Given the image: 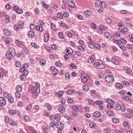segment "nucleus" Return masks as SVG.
<instances>
[{
	"mask_svg": "<svg viewBox=\"0 0 133 133\" xmlns=\"http://www.w3.org/2000/svg\"><path fill=\"white\" fill-rule=\"evenodd\" d=\"M49 34L48 33H46L44 35V40L45 42H46L48 41L49 37Z\"/></svg>",
	"mask_w": 133,
	"mask_h": 133,
	"instance_id": "11",
	"label": "nucleus"
},
{
	"mask_svg": "<svg viewBox=\"0 0 133 133\" xmlns=\"http://www.w3.org/2000/svg\"><path fill=\"white\" fill-rule=\"evenodd\" d=\"M34 89L35 92L37 94H39L40 92V90L39 88L37 86H35Z\"/></svg>",
	"mask_w": 133,
	"mask_h": 133,
	"instance_id": "20",
	"label": "nucleus"
},
{
	"mask_svg": "<svg viewBox=\"0 0 133 133\" xmlns=\"http://www.w3.org/2000/svg\"><path fill=\"white\" fill-rule=\"evenodd\" d=\"M119 46L120 48L123 50L125 51L126 50V48L122 44H120Z\"/></svg>",
	"mask_w": 133,
	"mask_h": 133,
	"instance_id": "32",
	"label": "nucleus"
},
{
	"mask_svg": "<svg viewBox=\"0 0 133 133\" xmlns=\"http://www.w3.org/2000/svg\"><path fill=\"white\" fill-rule=\"evenodd\" d=\"M58 72V70L55 69L53 70L52 71V74L54 75H56Z\"/></svg>",
	"mask_w": 133,
	"mask_h": 133,
	"instance_id": "33",
	"label": "nucleus"
},
{
	"mask_svg": "<svg viewBox=\"0 0 133 133\" xmlns=\"http://www.w3.org/2000/svg\"><path fill=\"white\" fill-rule=\"evenodd\" d=\"M31 45L32 46L36 48H38V45L34 42L31 43Z\"/></svg>",
	"mask_w": 133,
	"mask_h": 133,
	"instance_id": "52",
	"label": "nucleus"
},
{
	"mask_svg": "<svg viewBox=\"0 0 133 133\" xmlns=\"http://www.w3.org/2000/svg\"><path fill=\"white\" fill-rule=\"evenodd\" d=\"M57 16L58 18L61 19L63 18V16L62 13L59 12L57 14Z\"/></svg>",
	"mask_w": 133,
	"mask_h": 133,
	"instance_id": "30",
	"label": "nucleus"
},
{
	"mask_svg": "<svg viewBox=\"0 0 133 133\" xmlns=\"http://www.w3.org/2000/svg\"><path fill=\"white\" fill-rule=\"evenodd\" d=\"M88 102L91 105H94L95 104L94 102L92 99H89Z\"/></svg>",
	"mask_w": 133,
	"mask_h": 133,
	"instance_id": "36",
	"label": "nucleus"
},
{
	"mask_svg": "<svg viewBox=\"0 0 133 133\" xmlns=\"http://www.w3.org/2000/svg\"><path fill=\"white\" fill-rule=\"evenodd\" d=\"M68 102L69 103H72L73 102V100L70 97H69L68 99Z\"/></svg>",
	"mask_w": 133,
	"mask_h": 133,
	"instance_id": "62",
	"label": "nucleus"
},
{
	"mask_svg": "<svg viewBox=\"0 0 133 133\" xmlns=\"http://www.w3.org/2000/svg\"><path fill=\"white\" fill-rule=\"evenodd\" d=\"M95 103L97 105L101 104L103 103L102 101L99 100L96 101L95 102Z\"/></svg>",
	"mask_w": 133,
	"mask_h": 133,
	"instance_id": "55",
	"label": "nucleus"
},
{
	"mask_svg": "<svg viewBox=\"0 0 133 133\" xmlns=\"http://www.w3.org/2000/svg\"><path fill=\"white\" fill-rule=\"evenodd\" d=\"M15 64V65L17 67H20L21 65L20 62L19 61H18L17 62H16Z\"/></svg>",
	"mask_w": 133,
	"mask_h": 133,
	"instance_id": "45",
	"label": "nucleus"
},
{
	"mask_svg": "<svg viewBox=\"0 0 133 133\" xmlns=\"http://www.w3.org/2000/svg\"><path fill=\"white\" fill-rule=\"evenodd\" d=\"M16 89L17 91L19 92L21 91L22 89L20 85H18L16 87Z\"/></svg>",
	"mask_w": 133,
	"mask_h": 133,
	"instance_id": "38",
	"label": "nucleus"
},
{
	"mask_svg": "<svg viewBox=\"0 0 133 133\" xmlns=\"http://www.w3.org/2000/svg\"><path fill=\"white\" fill-rule=\"evenodd\" d=\"M44 107H45L47 108V109L48 110H50L52 108L50 104L49 103H46Z\"/></svg>",
	"mask_w": 133,
	"mask_h": 133,
	"instance_id": "25",
	"label": "nucleus"
},
{
	"mask_svg": "<svg viewBox=\"0 0 133 133\" xmlns=\"http://www.w3.org/2000/svg\"><path fill=\"white\" fill-rule=\"evenodd\" d=\"M99 29L101 31H104L105 30V27L102 25H101L99 27Z\"/></svg>",
	"mask_w": 133,
	"mask_h": 133,
	"instance_id": "56",
	"label": "nucleus"
},
{
	"mask_svg": "<svg viewBox=\"0 0 133 133\" xmlns=\"http://www.w3.org/2000/svg\"><path fill=\"white\" fill-rule=\"evenodd\" d=\"M96 4L97 6H101L102 8H105L106 6L105 4V3L104 2H102L101 1H97L95 3Z\"/></svg>",
	"mask_w": 133,
	"mask_h": 133,
	"instance_id": "3",
	"label": "nucleus"
},
{
	"mask_svg": "<svg viewBox=\"0 0 133 133\" xmlns=\"http://www.w3.org/2000/svg\"><path fill=\"white\" fill-rule=\"evenodd\" d=\"M65 53H68L70 55L72 53V49L69 48H68L66 49L65 51Z\"/></svg>",
	"mask_w": 133,
	"mask_h": 133,
	"instance_id": "10",
	"label": "nucleus"
},
{
	"mask_svg": "<svg viewBox=\"0 0 133 133\" xmlns=\"http://www.w3.org/2000/svg\"><path fill=\"white\" fill-rule=\"evenodd\" d=\"M23 75H24L26 76L28 74V71L27 69H25L23 71Z\"/></svg>",
	"mask_w": 133,
	"mask_h": 133,
	"instance_id": "49",
	"label": "nucleus"
},
{
	"mask_svg": "<svg viewBox=\"0 0 133 133\" xmlns=\"http://www.w3.org/2000/svg\"><path fill=\"white\" fill-rule=\"evenodd\" d=\"M105 78L106 81L109 82H112L114 80V77L112 75L107 76L105 77Z\"/></svg>",
	"mask_w": 133,
	"mask_h": 133,
	"instance_id": "5",
	"label": "nucleus"
},
{
	"mask_svg": "<svg viewBox=\"0 0 133 133\" xmlns=\"http://www.w3.org/2000/svg\"><path fill=\"white\" fill-rule=\"evenodd\" d=\"M65 77L66 79H70V75L68 73H66L65 74Z\"/></svg>",
	"mask_w": 133,
	"mask_h": 133,
	"instance_id": "60",
	"label": "nucleus"
},
{
	"mask_svg": "<svg viewBox=\"0 0 133 133\" xmlns=\"http://www.w3.org/2000/svg\"><path fill=\"white\" fill-rule=\"evenodd\" d=\"M121 108V107L119 104H116L115 106V109L117 111H118Z\"/></svg>",
	"mask_w": 133,
	"mask_h": 133,
	"instance_id": "23",
	"label": "nucleus"
},
{
	"mask_svg": "<svg viewBox=\"0 0 133 133\" xmlns=\"http://www.w3.org/2000/svg\"><path fill=\"white\" fill-rule=\"evenodd\" d=\"M126 91L124 90H122L120 91L119 94L121 95H125L126 94Z\"/></svg>",
	"mask_w": 133,
	"mask_h": 133,
	"instance_id": "39",
	"label": "nucleus"
},
{
	"mask_svg": "<svg viewBox=\"0 0 133 133\" xmlns=\"http://www.w3.org/2000/svg\"><path fill=\"white\" fill-rule=\"evenodd\" d=\"M107 107L109 109L112 108L114 107V106L111 103H109L107 105Z\"/></svg>",
	"mask_w": 133,
	"mask_h": 133,
	"instance_id": "34",
	"label": "nucleus"
},
{
	"mask_svg": "<svg viewBox=\"0 0 133 133\" xmlns=\"http://www.w3.org/2000/svg\"><path fill=\"white\" fill-rule=\"evenodd\" d=\"M10 52L12 56H14L16 55L15 51L13 48H11L9 49Z\"/></svg>",
	"mask_w": 133,
	"mask_h": 133,
	"instance_id": "9",
	"label": "nucleus"
},
{
	"mask_svg": "<svg viewBox=\"0 0 133 133\" xmlns=\"http://www.w3.org/2000/svg\"><path fill=\"white\" fill-rule=\"evenodd\" d=\"M51 26L52 28L54 31H56V29L55 25L53 23H51Z\"/></svg>",
	"mask_w": 133,
	"mask_h": 133,
	"instance_id": "35",
	"label": "nucleus"
},
{
	"mask_svg": "<svg viewBox=\"0 0 133 133\" xmlns=\"http://www.w3.org/2000/svg\"><path fill=\"white\" fill-rule=\"evenodd\" d=\"M123 125L125 127L129 126V124L128 121H124L123 123Z\"/></svg>",
	"mask_w": 133,
	"mask_h": 133,
	"instance_id": "58",
	"label": "nucleus"
},
{
	"mask_svg": "<svg viewBox=\"0 0 133 133\" xmlns=\"http://www.w3.org/2000/svg\"><path fill=\"white\" fill-rule=\"evenodd\" d=\"M84 14L86 16H88L91 14V11L90 10H89L85 11Z\"/></svg>",
	"mask_w": 133,
	"mask_h": 133,
	"instance_id": "15",
	"label": "nucleus"
},
{
	"mask_svg": "<svg viewBox=\"0 0 133 133\" xmlns=\"http://www.w3.org/2000/svg\"><path fill=\"white\" fill-rule=\"evenodd\" d=\"M39 23L40 24V25H37L36 27V29L37 31H40L41 32H42L43 30V28L42 26L44 24V22L43 21L40 20Z\"/></svg>",
	"mask_w": 133,
	"mask_h": 133,
	"instance_id": "1",
	"label": "nucleus"
},
{
	"mask_svg": "<svg viewBox=\"0 0 133 133\" xmlns=\"http://www.w3.org/2000/svg\"><path fill=\"white\" fill-rule=\"evenodd\" d=\"M120 40L121 42L124 44H125L127 43V41L124 40L123 37H120Z\"/></svg>",
	"mask_w": 133,
	"mask_h": 133,
	"instance_id": "26",
	"label": "nucleus"
},
{
	"mask_svg": "<svg viewBox=\"0 0 133 133\" xmlns=\"http://www.w3.org/2000/svg\"><path fill=\"white\" fill-rule=\"evenodd\" d=\"M16 43L17 45L18 46H20L21 45L22 43L18 40H16Z\"/></svg>",
	"mask_w": 133,
	"mask_h": 133,
	"instance_id": "44",
	"label": "nucleus"
},
{
	"mask_svg": "<svg viewBox=\"0 0 133 133\" xmlns=\"http://www.w3.org/2000/svg\"><path fill=\"white\" fill-rule=\"evenodd\" d=\"M4 96L6 98H8L9 97V95L8 92H6L4 93Z\"/></svg>",
	"mask_w": 133,
	"mask_h": 133,
	"instance_id": "63",
	"label": "nucleus"
},
{
	"mask_svg": "<svg viewBox=\"0 0 133 133\" xmlns=\"http://www.w3.org/2000/svg\"><path fill=\"white\" fill-rule=\"evenodd\" d=\"M68 3L70 7L74 8L75 6V4L71 0H68Z\"/></svg>",
	"mask_w": 133,
	"mask_h": 133,
	"instance_id": "8",
	"label": "nucleus"
},
{
	"mask_svg": "<svg viewBox=\"0 0 133 133\" xmlns=\"http://www.w3.org/2000/svg\"><path fill=\"white\" fill-rule=\"evenodd\" d=\"M95 123L92 122L90 123V127L91 128H93L95 127Z\"/></svg>",
	"mask_w": 133,
	"mask_h": 133,
	"instance_id": "54",
	"label": "nucleus"
},
{
	"mask_svg": "<svg viewBox=\"0 0 133 133\" xmlns=\"http://www.w3.org/2000/svg\"><path fill=\"white\" fill-rule=\"evenodd\" d=\"M28 35L30 38H32L34 35V34L33 31H31L29 32Z\"/></svg>",
	"mask_w": 133,
	"mask_h": 133,
	"instance_id": "17",
	"label": "nucleus"
},
{
	"mask_svg": "<svg viewBox=\"0 0 133 133\" xmlns=\"http://www.w3.org/2000/svg\"><path fill=\"white\" fill-rule=\"evenodd\" d=\"M23 10L22 9L19 8L18 9L17 11L16 12L18 14H21L23 12Z\"/></svg>",
	"mask_w": 133,
	"mask_h": 133,
	"instance_id": "57",
	"label": "nucleus"
},
{
	"mask_svg": "<svg viewBox=\"0 0 133 133\" xmlns=\"http://www.w3.org/2000/svg\"><path fill=\"white\" fill-rule=\"evenodd\" d=\"M124 116L125 117L130 118L131 117V115L130 113H127L124 114Z\"/></svg>",
	"mask_w": 133,
	"mask_h": 133,
	"instance_id": "31",
	"label": "nucleus"
},
{
	"mask_svg": "<svg viewBox=\"0 0 133 133\" xmlns=\"http://www.w3.org/2000/svg\"><path fill=\"white\" fill-rule=\"evenodd\" d=\"M59 110L62 113H64L65 112V109L64 107H62L59 108Z\"/></svg>",
	"mask_w": 133,
	"mask_h": 133,
	"instance_id": "19",
	"label": "nucleus"
},
{
	"mask_svg": "<svg viewBox=\"0 0 133 133\" xmlns=\"http://www.w3.org/2000/svg\"><path fill=\"white\" fill-rule=\"evenodd\" d=\"M6 56L9 59L11 60V57L12 56L10 52H8L6 54Z\"/></svg>",
	"mask_w": 133,
	"mask_h": 133,
	"instance_id": "16",
	"label": "nucleus"
},
{
	"mask_svg": "<svg viewBox=\"0 0 133 133\" xmlns=\"http://www.w3.org/2000/svg\"><path fill=\"white\" fill-rule=\"evenodd\" d=\"M105 35L109 39H110L111 38V35L108 32H106L105 33Z\"/></svg>",
	"mask_w": 133,
	"mask_h": 133,
	"instance_id": "14",
	"label": "nucleus"
},
{
	"mask_svg": "<svg viewBox=\"0 0 133 133\" xmlns=\"http://www.w3.org/2000/svg\"><path fill=\"white\" fill-rule=\"evenodd\" d=\"M77 110L76 109H74L72 111V114L74 116H76L77 114Z\"/></svg>",
	"mask_w": 133,
	"mask_h": 133,
	"instance_id": "51",
	"label": "nucleus"
},
{
	"mask_svg": "<svg viewBox=\"0 0 133 133\" xmlns=\"http://www.w3.org/2000/svg\"><path fill=\"white\" fill-rule=\"evenodd\" d=\"M115 86L119 89H121L123 88L122 84L120 83H116Z\"/></svg>",
	"mask_w": 133,
	"mask_h": 133,
	"instance_id": "21",
	"label": "nucleus"
},
{
	"mask_svg": "<svg viewBox=\"0 0 133 133\" xmlns=\"http://www.w3.org/2000/svg\"><path fill=\"white\" fill-rule=\"evenodd\" d=\"M95 59V55H92L91 57L88 59V62L90 63H92Z\"/></svg>",
	"mask_w": 133,
	"mask_h": 133,
	"instance_id": "7",
	"label": "nucleus"
},
{
	"mask_svg": "<svg viewBox=\"0 0 133 133\" xmlns=\"http://www.w3.org/2000/svg\"><path fill=\"white\" fill-rule=\"evenodd\" d=\"M88 78V77L87 74H82L81 76V79L83 82H86L87 81Z\"/></svg>",
	"mask_w": 133,
	"mask_h": 133,
	"instance_id": "4",
	"label": "nucleus"
},
{
	"mask_svg": "<svg viewBox=\"0 0 133 133\" xmlns=\"http://www.w3.org/2000/svg\"><path fill=\"white\" fill-rule=\"evenodd\" d=\"M91 26L92 28L94 29H96L97 28V26L94 23H92L91 24Z\"/></svg>",
	"mask_w": 133,
	"mask_h": 133,
	"instance_id": "46",
	"label": "nucleus"
},
{
	"mask_svg": "<svg viewBox=\"0 0 133 133\" xmlns=\"http://www.w3.org/2000/svg\"><path fill=\"white\" fill-rule=\"evenodd\" d=\"M58 36L61 39L64 38V37L63 35V33L62 32H60L58 34Z\"/></svg>",
	"mask_w": 133,
	"mask_h": 133,
	"instance_id": "53",
	"label": "nucleus"
},
{
	"mask_svg": "<svg viewBox=\"0 0 133 133\" xmlns=\"http://www.w3.org/2000/svg\"><path fill=\"white\" fill-rule=\"evenodd\" d=\"M8 100L9 102L10 103H12L14 102V99L11 96H10L9 97Z\"/></svg>",
	"mask_w": 133,
	"mask_h": 133,
	"instance_id": "41",
	"label": "nucleus"
},
{
	"mask_svg": "<svg viewBox=\"0 0 133 133\" xmlns=\"http://www.w3.org/2000/svg\"><path fill=\"white\" fill-rule=\"evenodd\" d=\"M54 118L57 121L59 120L61 118L60 116L58 114H56L55 115Z\"/></svg>",
	"mask_w": 133,
	"mask_h": 133,
	"instance_id": "27",
	"label": "nucleus"
},
{
	"mask_svg": "<svg viewBox=\"0 0 133 133\" xmlns=\"http://www.w3.org/2000/svg\"><path fill=\"white\" fill-rule=\"evenodd\" d=\"M83 89L86 91H88L89 89V87L87 85H84L83 87Z\"/></svg>",
	"mask_w": 133,
	"mask_h": 133,
	"instance_id": "43",
	"label": "nucleus"
},
{
	"mask_svg": "<svg viewBox=\"0 0 133 133\" xmlns=\"http://www.w3.org/2000/svg\"><path fill=\"white\" fill-rule=\"evenodd\" d=\"M26 76L22 74L20 76V78L21 80H24L25 79Z\"/></svg>",
	"mask_w": 133,
	"mask_h": 133,
	"instance_id": "48",
	"label": "nucleus"
},
{
	"mask_svg": "<svg viewBox=\"0 0 133 133\" xmlns=\"http://www.w3.org/2000/svg\"><path fill=\"white\" fill-rule=\"evenodd\" d=\"M112 62L114 63H115L116 64H119V62L118 61H117L115 59H112L111 60Z\"/></svg>",
	"mask_w": 133,
	"mask_h": 133,
	"instance_id": "50",
	"label": "nucleus"
},
{
	"mask_svg": "<svg viewBox=\"0 0 133 133\" xmlns=\"http://www.w3.org/2000/svg\"><path fill=\"white\" fill-rule=\"evenodd\" d=\"M15 96L18 98H20L21 96V95L19 92H16L15 93Z\"/></svg>",
	"mask_w": 133,
	"mask_h": 133,
	"instance_id": "42",
	"label": "nucleus"
},
{
	"mask_svg": "<svg viewBox=\"0 0 133 133\" xmlns=\"http://www.w3.org/2000/svg\"><path fill=\"white\" fill-rule=\"evenodd\" d=\"M91 40V39H90V41L89 42L88 45H89V47L91 49H93L95 47V46L92 43L90 42Z\"/></svg>",
	"mask_w": 133,
	"mask_h": 133,
	"instance_id": "12",
	"label": "nucleus"
},
{
	"mask_svg": "<svg viewBox=\"0 0 133 133\" xmlns=\"http://www.w3.org/2000/svg\"><path fill=\"white\" fill-rule=\"evenodd\" d=\"M121 110L123 111L124 112L126 110V108L125 105L123 104H122L121 105Z\"/></svg>",
	"mask_w": 133,
	"mask_h": 133,
	"instance_id": "28",
	"label": "nucleus"
},
{
	"mask_svg": "<svg viewBox=\"0 0 133 133\" xmlns=\"http://www.w3.org/2000/svg\"><path fill=\"white\" fill-rule=\"evenodd\" d=\"M9 112L11 115H15L16 112L15 110H10L9 111Z\"/></svg>",
	"mask_w": 133,
	"mask_h": 133,
	"instance_id": "40",
	"label": "nucleus"
},
{
	"mask_svg": "<svg viewBox=\"0 0 133 133\" xmlns=\"http://www.w3.org/2000/svg\"><path fill=\"white\" fill-rule=\"evenodd\" d=\"M58 94H59V95L58 96V97L60 98L62 96L63 93V92L62 91H59L58 92Z\"/></svg>",
	"mask_w": 133,
	"mask_h": 133,
	"instance_id": "61",
	"label": "nucleus"
},
{
	"mask_svg": "<svg viewBox=\"0 0 133 133\" xmlns=\"http://www.w3.org/2000/svg\"><path fill=\"white\" fill-rule=\"evenodd\" d=\"M55 64L56 66H57L58 67H60L62 65V63H61L59 61L56 62Z\"/></svg>",
	"mask_w": 133,
	"mask_h": 133,
	"instance_id": "29",
	"label": "nucleus"
},
{
	"mask_svg": "<svg viewBox=\"0 0 133 133\" xmlns=\"http://www.w3.org/2000/svg\"><path fill=\"white\" fill-rule=\"evenodd\" d=\"M101 115L100 113L98 111H96L94 112L93 115L95 117H99Z\"/></svg>",
	"mask_w": 133,
	"mask_h": 133,
	"instance_id": "18",
	"label": "nucleus"
},
{
	"mask_svg": "<svg viewBox=\"0 0 133 133\" xmlns=\"http://www.w3.org/2000/svg\"><path fill=\"white\" fill-rule=\"evenodd\" d=\"M95 66L98 68H104L105 66L102 63V62H96L94 63Z\"/></svg>",
	"mask_w": 133,
	"mask_h": 133,
	"instance_id": "2",
	"label": "nucleus"
},
{
	"mask_svg": "<svg viewBox=\"0 0 133 133\" xmlns=\"http://www.w3.org/2000/svg\"><path fill=\"white\" fill-rule=\"evenodd\" d=\"M5 8L6 9H10L11 8V5L9 4H7L5 6Z\"/></svg>",
	"mask_w": 133,
	"mask_h": 133,
	"instance_id": "59",
	"label": "nucleus"
},
{
	"mask_svg": "<svg viewBox=\"0 0 133 133\" xmlns=\"http://www.w3.org/2000/svg\"><path fill=\"white\" fill-rule=\"evenodd\" d=\"M125 130L128 133H132V131L131 129L130 128L129 126L126 127Z\"/></svg>",
	"mask_w": 133,
	"mask_h": 133,
	"instance_id": "24",
	"label": "nucleus"
},
{
	"mask_svg": "<svg viewBox=\"0 0 133 133\" xmlns=\"http://www.w3.org/2000/svg\"><path fill=\"white\" fill-rule=\"evenodd\" d=\"M6 103V100L3 97H0V104L2 106L5 105Z\"/></svg>",
	"mask_w": 133,
	"mask_h": 133,
	"instance_id": "6",
	"label": "nucleus"
},
{
	"mask_svg": "<svg viewBox=\"0 0 133 133\" xmlns=\"http://www.w3.org/2000/svg\"><path fill=\"white\" fill-rule=\"evenodd\" d=\"M108 115L109 116H112L114 115L113 112L110 111H109L107 112Z\"/></svg>",
	"mask_w": 133,
	"mask_h": 133,
	"instance_id": "37",
	"label": "nucleus"
},
{
	"mask_svg": "<svg viewBox=\"0 0 133 133\" xmlns=\"http://www.w3.org/2000/svg\"><path fill=\"white\" fill-rule=\"evenodd\" d=\"M3 31L4 34L6 36H8L10 35V32L9 31V30L8 29H5L3 30Z\"/></svg>",
	"mask_w": 133,
	"mask_h": 133,
	"instance_id": "13",
	"label": "nucleus"
},
{
	"mask_svg": "<svg viewBox=\"0 0 133 133\" xmlns=\"http://www.w3.org/2000/svg\"><path fill=\"white\" fill-rule=\"evenodd\" d=\"M112 121L114 123H117L119 122V119L116 118H113L112 119Z\"/></svg>",
	"mask_w": 133,
	"mask_h": 133,
	"instance_id": "22",
	"label": "nucleus"
},
{
	"mask_svg": "<svg viewBox=\"0 0 133 133\" xmlns=\"http://www.w3.org/2000/svg\"><path fill=\"white\" fill-rule=\"evenodd\" d=\"M61 123L59 122H57L56 124V127L58 129L59 128L61 124Z\"/></svg>",
	"mask_w": 133,
	"mask_h": 133,
	"instance_id": "47",
	"label": "nucleus"
},
{
	"mask_svg": "<svg viewBox=\"0 0 133 133\" xmlns=\"http://www.w3.org/2000/svg\"><path fill=\"white\" fill-rule=\"evenodd\" d=\"M77 49L80 50L82 51H83L84 50V49L82 47V46H79L78 47Z\"/></svg>",
	"mask_w": 133,
	"mask_h": 133,
	"instance_id": "64",
	"label": "nucleus"
}]
</instances>
